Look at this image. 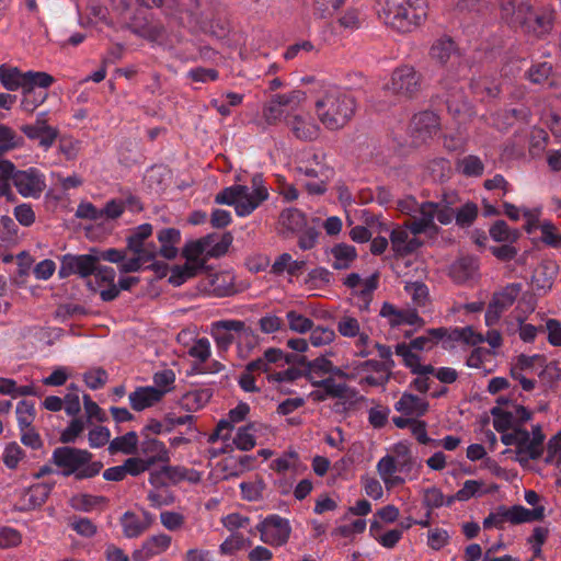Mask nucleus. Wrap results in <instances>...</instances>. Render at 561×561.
Instances as JSON below:
<instances>
[{
  "label": "nucleus",
  "instance_id": "nucleus-1",
  "mask_svg": "<svg viewBox=\"0 0 561 561\" xmlns=\"http://www.w3.org/2000/svg\"><path fill=\"white\" fill-rule=\"evenodd\" d=\"M314 108L319 121L325 128L337 130L343 128L354 116L356 101L351 92L331 85L316 101Z\"/></svg>",
  "mask_w": 561,
  "mask_h": 561
},
{
  "label": "nucleus",
  "instance_id": "nucleus-2",
  "mask_svg": "<svg viewBox=\"0 0 561 561\" xmlns=\"http://www.w3.org/2000/svg\"><path fill=\"white\" fill-rule=\"evenodd\" d=\"M268 196L263 176L257 173L251 179V187L241 184L225 187L215 196V203L233 206L238 216L245 217L252 214Z\"/></svg>",
  "mask_w": 561,
  "mask_h": 561
},
{
  "label": "nucleus",
  "instance_id": "nucleus-3",
  "mask_svg": "<svg viewBox=\"0 0 561 561\" xmlns=\"http://www.w3.org/2000/svg\"><path fill=\"white\" fill-rule=\"evenodd\" d=\"M93 455L87 449L62 446L54 449L51 462L59 469L62 477L78 481L96 477L103 469L102 461H93Z\"/></svg>",
  "mask_w": 561,
  "mask_h": 561
},
{
  "label": "nucleus",
  "instance_id": "nucleus-4",
  "mask_svg": "<svg viewBox=\"0 0 561 561\" xmlns=\"http://www.w3.org/2000/svg\"><path fill=\"white\" fill-rule=\"evenodd\" d=\"M423 76L412 66L404 65L396 68L385 91L403 100L414 99L422 90Z\"/></svg>",
  "mask_w": 561,
  "mask_h": 561
},
{
  "label": "nucleus",
  "instance_id": "nucleus-5",
  "mask_svg": "<svg viewBox=\"0 0 561 561\" xmlns=\"http://www.w3.org/2000/svg\"><path fill=\"white\" fill-rule=\"evenodd\" d=\"M306 100L301 90L274 95L263 107V118L268 125L277 124L289 111H294Z\"/></svg>",
  "mask_w": 561,
  "mask_h": 561
},
{
  "label": "nucleus",
  "instance_id": "nucleus-6",
  "mask_svg": "<svg viewBox=\"0 0 561 561\" xmlns=\"http://www.w3.org/2000/svg\"><path fill=\"white\" fill-rule=\"evenodd\" d=\"M255 528L263 542L276 547L285 545L291 533L289 522L279 515L267 516Z\"/></svg>",
  "mask_w": 561,
  "mask_h": 561
},
{
  "label": "nucleus",
  "instance_id": "nucleus-7",
  "mask_svg": "<svg viewBox=\"0 0 561 561\" xmlns=\"http://www.w3.org/2000/svg\"><path fill=\"white\" fill-rule=\"evenodd\" d=\"M440 128V121L432 111L420 112L411 118L409 134L414 145L420 146L435 136Z\"/></svg>",
  "mask_w": 561,
  "mask_h": 561
},
{
  "label": "nucleus",
  "instance_id": "nucleus-8",
  "mask_svg": "<svg viewBox=\"0 0 561 561\" xmlns=\"http://www.w3.org/2000/svg\"><path fill=\"white\" fill-rule=\"evenodd\" d=\"M493 416V427L497 432L508 431L511 427L520 426V424L529 421L533 412L519 404H511L510 409L503 407H494L491 409Z\"/></svg>",
  "mask_w": 561,
  "mask_h": 561
},
{
  "label": "nucleus",
  "instance_id": "nucleus-9",
  "mask_svg": "<svg viewBox=\"0 0 561 561\" xmlns=\"http://www.w3.org/2000/svg\"><path fill=\"white\" fill-rule=\"evenodd\" d=\"M13 185L23 197L38 198L46 188L45 175L36 168L18 170Z\"/></svg>",
  "mask_w": 561,
  "mask_h": 561
},
{
  "label": "nucleus",
  "instance_id": "nucleus-10",
  "mask_svg": "<svg viewBox=\"0 0 561 561\" xmlns=\"http://www.w3.org/2000/svg\"><path fill=\"white\" fill-rule=\"evenodd\" d=\"M96 264L98 259H94L93 254H65L60 260L58 276L61 279L70 275H79L82 278H87L94 274Z\"/></svg>",
  "mask_w": 561,
  "mask_h": 561
},
{
  "label": "nucleus",
  "instance_id": "nucleus-11",
  "mask_svg": "<svg viewBox=\"0 0 561 561\" xmlns=\"http://www.w3.org/2000/svg\"><path fill=\"white\" fill-rule=\"evenodd\" d=\"M21 131L31 140H37L38 145L48 150L55 144L59 130L47 124L46 113L37 115L35 123L21 126Z\"/></svg>",
  "mask_w": 561,
  "mask_h": 561
},
{
  "label": "nucleus",
  "instance_id": "nucleus-12",
  "mask_svg": "<svg viewBox=\"0 0 561 561\" xmlns=\"http://www.w3.org/2000/svg\"><path fill=\"white\" fill-rule=\"evenodd\" d=\"M285 124L293 135L302 141L316 140L320 135V126L308 114H291L285 116Z\"/></svg>",
  "mask_w": 561,
  "mask_h": 561
},
{
  "label": "nucleus",
  "instance_id": "nucleus-13",
  "mask_svg": "<svg viewBox=\"0 0 561 561\" xmlns=\"http://www.w3.org/2000/svg\"><path fill=\"white\" fill-rule=\"evenodd\" d=\"M502 19L512 26L525 25L533 16L529 0H499Z\"/></svg>",
  "mask_w": 561,
  "mask_h": 561
},
{
  "label": "nucleus",
  "instance_id": "nucleus-14",
  "mask_svg": "<svg viewBox=\"0 0 561 561\" xmlns=\"http://www.w3.org/2000/svg\"><path fill=\"white\" fill-rule=\"evenodd\" d=\"M428 55L432 60L440 66H446L448 62L461 65L460 49L457 43L447 35L440 36L433 42Z\"/></svg>",
  "mask_w": 561,
  "mask_h": 561
},
{
  "label": "nucleus",
  "instance_id": "nucleus-15",
  "mask_svg": "<svg viewBox=\"0 0 561 561\" xmlns=\"http://www.w3.org/2000/svg\"><path fill=\"white\" fill-rule=\"evenodd\" d=\"M428 5L426 0H408L404 5L400 23V33H409L420 26L427 18Z\"/></svg>",
  "mask_w": 561,
  "mask_h": 561
},
{
  "label": "nucleus",
  "instance_id": "nucleus-16",
  "mask_svg": "<svg viewBox=\"0 0 561 561\" xmlns=\"http://www.w3.org/2000/svg\"><path fill=\"white\" fill-rule=\"evenodd\" d=\"M391 249L394 257H405L416 252L422 245L423 241L417 237H411L409 231L403 227L394 228L390 233Z\"/></svg>",
  "mask_w": 561,
  "mask_h": 561
},
{
  "label": "nucleus",
  "instance_id": "nucleus-17",
  "mask_svg": "<svg viewBox=\"0 0 561 561\" xmlns=\"http://www.w3.org/2000/svg\"><path fill=\"white\" fill-rule=\"evenodd\" d=\"M172 542L171 536L167 534H158L147 538L139 549L133 552L134 561H148L152 557L167 551Z\"/></svg>",
  "mask_w": 561,
  "mask_h": 561
},
{
  "label": "nucleus",
  "instance_id": "nucleus-18",
  "mask_svg": "<svg viewBox=\"0 0 561 561\" xmlns=\"http://www.w3.org/2000/svg\"><path fill=\"white\" fill-rule=\"evenodd\" d=\"M245 323L241 320H220L213 323V336L219 350L227 351L234 341L232 332H241Z\"/></svg>",
  "mask_w": 561,
  "mask_h": 561
},
{
  "label": "nucleus",
  "instance_id": "nucleus-19",
  "mask_svg": "<svg viewBox=\"0 0 561 561\" xmlns=\"http://www.w3.org/2000/svg\"><path fill=\"white\" fill-rule=\"evenodd\" d=\"M203 287L215 297H229L237 293L234 277L229 272L208 275L203 282Z\"/></svg>",
  "mask_w": 561,
  "mask_h": 561
},
{
  "label": "nucleus",
  "instance_id": "nucleus-20",
  "mask_svg": "<svg viewBox=\"0 0 561 561\" xmlns=\"http://www.w3.org/2000/svg\"><path fill=\"white\" fill-rule=\"evenodd\" d=\"M408 0H378V18L389 27L399 32L400 19Z\"/></svg>",
  "mask_w": 561,
  "mask_h": 561
},
{
  "label": "nucleus",
  "instance_id": "nucleus-21",
  "mask_svg": "<svg viewBox=\"0 0 561 561\" xmlns=\"http://www.w3.org/2000/svg\"><path fill=\"white\" fill-rule=\"evenodd\" d=\"M428 402L410 392H403L400 399L394 403L396 411L404 416H412L419 419L425 415L428 411Z\"/></svg>",
  "mask_w": 561,
  "mask_h": 561
},
{
  "label": "nucleus",
  "instance_id": "nucleus-22",
  "mask_svg": "<svg viewBox=\"0 0 561 561\" xmlns=\"http://www.w3.org/2000/svg\"><path fill=\"white\" fill-rule=\"evenodd\" d=\"M165 393L167 389L139 387L129 393V403L135 411H142L159 402Z\"/></svg>",
  "mask_w": 561,
  "mask_h": 561
},
{
  "label": "nucleus",
  "instance_id": "nucleus-23",
  "mask_svg": "<svg viewBox=\"0 0 561 561\" xmlns=\"http://www.w3.org/2000/svg\"><path fill=\"white\" fill-rule=\"evenodd\" d=\"M400 208L402 211L407 213H415L417 218L425 224L430 229L438 230V227L434 222L435 214L437 213V207L434 205V202H423L419 204L415 199L410 198L400 204Z\"/></svg>",
  "mask_w": 561,
  "mask_h": 561
},
{
  "label": "nucleus",
  "instance_id": "nucleus-24",
  "mask_svg": "<svg viewBox=\"0 0 561 561\" xmlns=\"http://www.w3.org/2000/svg\"><path fill=\"white\" fill-rule=\"evenodd\" d=\"M557 274V263L552 261H543L535 268L531 283L537 290L547 293L552 288Z\"/></svg>",
  "mask_w": 561,
  "mask_h": 561
},
{
  "label": "nucleus",
  "instance_id": "nucleus-25",
  "mask_svg": "<svg viewBox=\"0 0 561 561\" xmlns=\"http://www.w3.org/2000/svg\"><path fill=\"white\" fill-rule=\"evenodd\" d=\"M299 363L304 367V377L307 378L311 385H313V381L325 378L327 375L330 376L333 364L325 356H319L312 360H308L302 356Z\"/></svg>",
  "mask_w": 561,
  "mask_h": 561
},
{
  "label": "nucleus",
  "instance_id": "nucleus-26",
  "mask_svg": "<svg viewBox=\"0 0 561 561\" xmlns=\"http://www.w3.org/2000/svg\"><path fill=\"white\" fill-rule=\"evenodd\" d=\"M158 240L161 243L160 254L168 260H172L178 254L176 244L181 241V233L175 228H164L158 232Z\"/></svg>",
  "mask_w": 561,
  "mask_h": 561
},
{
  "label": "nucleus",
  "instance_id": "nucleus-27",
  "mask_svg": "<svg viewBox=\"0 0 561 561\" xmlns=\"http://www.w3.org/2000/svg\"><path fill=\"white\" fill-rule=\"evenodd\" d=\"M511 432H501V440L506 446H516L517 448V455L520 456L519 462H523L526 460V443L528 440V431L520 427V426H514L511 427Z\"/></svg>",
  "mask_w": 561,
  "mask_h": 561
},
{
  "label": "nucleus",
  "instance_id": "nucleus-28",
  "mask_svg": "<svg viewBox=\"0 0 561 561\" xmlns=\"http://www.w3.org/2000/svg\"><path fill=\"white\" fill-rule=\"evenodd\" d=\"M331 255L334 270H346L356 260L357 251L353 245L340 243L331 249Z\"/></svg>",
  "mask_w": 561,
  "mask_h": 561
},
{
  "label": "nucleus",
  "instance_id": "nucleus-29",
  "mask_svg": "<svg viewBox=\"0 0 561 561\" xmlns=\"http://www.w3.org/2000/svg\"><path fill=\"white\" fill-rule=\"evenodd\" d=\"M204 262L187 261L182 265H174L171 268L169 283L173 286H181L190 278H193L203 268Z\"/></svg>",
  "mask_w": 561,
  "mask_h": 561
},
{
  "label": "nucleus",
  "instance_id": "nucleus-30",
  "mask_svg": "<svg viewBox=\"0 0 561 561\" xmlns=\"http://www.w3.org/2000/svg\"><path fill=\"white\" fill-rule=\"evenodd\" d=\"M543 506H537L534 507L533 510L526 508L522 505H514L510 508L507 507L508 523L514 525L540 520L543 518Z\"/></svg>",
  "mask_w": 561,
  "mask_h": 561
},
{
  "label": "nucleus",
  "instance_id": "nucleus-31",
  "mask_svg": "<svg viewBox=\"0 0 561 561\" xmlns=\"http://www.w3.org/2000/svg\"><path fill=\"white\" fill-rule=\"evenodd\" d=\"M25 72L20 71L16 67L5 64L0 66V82L8 91H16L25 88Z\"/></svg>",
  "mask_w": 561,
  "mask_h": 561
},
{
  "label": "nucleus",
  "instance_id": "nucleus-32",
  "mask_svg": "<svg viewBox=\"0 0 561 561\" xmlns=\"http://www.w3.org/2000/svg\"><path fill=\"white\" fill-rule=\"evenodd\" d=\"M119 522L124 536L129 539L141 536L148 529V523H144L139 516L130 511L125 512Z\"/></svg>",
  "mask_w": 561,
  "mask_h": 561
},
{
  "label": "nucleus",
  "instance_id": "nucleus-33",
  "mask_svg": "<svg viewBox=\"0 0 561 561\" xmlns=\"http://www.w3.org/2000/svg\"><path fill=\"white\" fill-rule=\"evenodd\" d=\"M53 490V484L37 483L32 485L25 493L27 504L22 510L28 511L42 506L48 499Z\"/></svg>",
  "mask_w": 561,
  "mask_h": 561
},
{
  "label": "nucleus",
  "instance_id": "nucleus-34",
  "mask_svg": "<svg viewBox=\"0 0 561 561\" xmlns=\"http://www.w3.org/2000/svg\"><path fill=\"white\" fill-rule=\"evenodd\" d=\"M138 444V435L136 432H128L125 435L115 437L110 442L108 451L114 455L123 453L125 455L135 454Z\"/></svg>",
  "mask_w": 561,
  "mask_h": 561
},
{
  "label": "nucleus",
  "instance_id": "nucleus-35",
  "mask_svg": "<svg viewBox=\"0 0 561 561\" xmlns=\"http://www.w3.org/2000/svg\"><path fill=\"white\" fill-rule=\"evenodd\" d=\"M445 333L446 328L443 327L428 329L426 330L425 335L413 339L408 345L411 346L412 350L416 351L431 350L445 337Z\"/></svg>",
  "mask_w": 561,
  "mask_h": 561
},
{
  "label": "nucleus",
  "instance_id": "nucleus-36",
  "mask_svg": "<svg viewBox=\"0 0 561 561\" xmlns=\"http://www.w3.org/2000/svg\"><path fill=\"white\" fill-rule=\"evenodd\" d=\"M543 440L545 434L542 433L541 426L539 424L534 425L531 428V437L528 432V440L525 448L526 460H536L541 457L543 453Z\"/></svg>",
  "mask_w": 561,
  "mask_h": 561
},
{
  "label": "nucleus",
  "instance_id": "nucleus-37",
  "mask_svg": "<svg viewBox=\"0 0 561 561\" xmlns=\"http://www.w3.org/2000/svg\"><path fill=\"white\" fill-rule=\"evenodd\" d=\"M522 290V285L518 283H513L505 286L501 291H497L493 295L491 302L505 311L508 309L518 297Z\"/></svg>",
  "mask_w": 561,
  "mask_h": 561
},
{
  "label": "nucleus",
  "instance_id": "nucleus-38",
  "mask_svg": "<svg viewBox=\"0 0 561 561\" xmlns=\"http://www.w3.org/2000/svg\"><path fill=\"white\" fill-rule=\"evenodd\" d=\"M312 386L324 389L323 393L333 399H346L351 390L345 382H336L331 376L313 381Z\"/></svg>",
  "mask_w": 561,
  "mask_h": 561
},
{
  "label": "nucleus",
  "instance_id": "nucleus-39",
  "mask_svg": "<svg viewBox=\"0 0 561 561\" xmlns=\"http://www.w3.org/2000/svg\"><path fill=\"white\" fill-rule=\"evenodd\" d=\"M490 237L495 242L513 243L517 241L520 233L517 229H512L504 220H496L489 229Z\"/></svg>",
  "mask_w": 561,
  "mask_h": 561
},
{
  "label": "nucleus",
  "instance_id": "nucleus-40",
  "mask_svg": "<svg viewBox=\"0 0 561 561\" xmlns=\"http://www.w3.org/2000/svg\"><path fill=\"white\" fill-rule=\"evenodd\" d=\"M107 497L92 494H78L71 497L70 505L73 510L89 513L100 504H106Z\"/></svg>",
  "mask_w": 561,
  "mask_h": 561
},
{
  "label": "nucleus",
  "instance_id": "nucleus-41",
  "mask_svg": "<svg viewBox=\"0 0 561 561\" xmlns=\"http://www.w3.org/2000/svg\"><path fill=\"white\" fill-rule=\"evenodd\" d=\"M298 176H305L306 180H316L321 178H330L331 170L317 160L313 156V162H307L296 168Z\"/></svg>",
  "mask_w": 561,
  "mask_h": 561
},
{
  "label": "nucleus",
  "instance_id": "nucleus-42",
  "mask_svg": "<svg viewBox=\"0 0 561 561\" xmlns=\"http://www.w3.org/2000/svg\"><path fill=\"white\" fill-rule=\"evenodd\" d=\"M211 241H214V234H208L196 241L187 243L183 249V256L191 262H202L199 256H207V247Z\"/></svg>",
  "mask_w": 561,
  "mask_h": 561
},
{
  "label": "nucleus",
  "instance_id": "nucleus-43",
  "mask_svg": "<svg viewBox=\"0 0 561 561\" xmlns=\"http://www.w3.org/2000/svg\"><path fill=\"white\" fill-rule=\"evenodd\" d=\"M279 220L287 230L293 232L301 231L306 226V216L297 208L283 210Z\"/></svg>",
  "mask_w": 561,
  "mask_h": 561
},
{
  "label": "nucleus",
  "instance_id": "nucleus-44",
  "mask_svg": "<svg viewBox=\"0 0 561 561\" xmlns=\"http://www.w3.org/2000/svg\"><path fill=\"white\" fill-rule=\"evenodd\" d=\"M479 214L478 205L473 202H467L456 208L455 222L460 228H468L473 225Z\"/></svg>",
  "mask_w": 561,
  "mask_h": 561
},
{
  "label": "nucleus",
  "instance_id": "nucleus-45",
  "mask_svg": "<svg viewBox=\"0 0 561 561\" xmlns=\"http://www.w3.org/2000/svg\"><path fill=\"white\" fill-rule=\"evenodd\" d=\"M152 226L150 224H142L135 228L127 237V248L131 252H140L145 241L151 236Z\"/></svg>",
  "mask_w": 561,
  "mask_h": 561
},
{
  "label": "nucleus",
  "instance_id": "nucleus-46",
  "mask_svg": "<svg viewBox=\"0 0 561 561\" xmlns=\"http://www.w3.org/2000/svg\"><path fill=\"white\" fill-rule=\"evenodd\" d=\"M379 283V275L377 273L370 275L368 278L364 279L358 288L355 290V295L359 298L362 304L360 308H367L371 301L373 294L377 289Z\"/></svg>",
  "mask_w": 561,
  "mask_h": 561
},
{
  "label": "nucleus",
  "instance_id": "nucleus-47",
  "mask_svg": "<svg viewBox=\"0 0 561 561\" xmlns=\"http://www.w3.org/2000/svg\"><path fill=\"white\" fill-rule=\"evenodd\" d=\"M254 424H248L238 428L233 437V444L240 450L248 451L254 448L256 442L254 436Z\"/></svg>",
  "mask_w": 561,
  "mask_h": 561
},
{
  "label": "nucleus",
  "instance_id": "nucleus-48",
  "mask_svg": "<svg viewBox=\"0 0 561 561\" xmlns=\"http://www.w3.org/2000/svg\"><path fill=\"white\" fill-rule=\"evenodd\" d=\"M458 169L466 176L478 178L484 172L482 160L474 154H469L458 161Z\"/></svg>",
  "mask_w": 561,
  "mask_h": 561
},
{
  "label": "nucleus",
  "instance_id": "nucleus-49",
  "mask_svg": "<svg viewBox=\"0 0 561 561\" xmlns=\"http://www.w3.org/2000/svg\"><path fill=\"white\" fill-rule=\"evenodd\" d=\"M478 270V263L472 257H462L458 260L451 268L454 276L458 280H467L472 278Z\"/></svg>",
  "mask_w": 561,
  "mask_h": 561
},
{
  "label": "nucleus",
  "instance_id": "nucleus-50",
  "mask_svg": "<svg viewBox=\"0 0 561 561\" xmlns=\"http://www.w3.org/2000/svg\"><path fill=\"white\" fill-rule=\"evenodd\" d=\"M47 99V92L36 91L31 89H23V99L21 101V108L26 113H33L39 105Z\"/></svg>",
  "mask_w": 561,
  "mask_h": 561
},
{
  "label": "nucleus",
  "instance_id": "nucleus-51",
  "mask_svg": "<svg viewBox=\"0 0 561 561\" xmlns=\"http://www.w3.org/2000/svg\"><path fill=\"white\" fill-rule=\"evenodd\" d=\"M35 404L28 400H22L16 407V419L20 430L32 427V423L35 419Z\"/></svg>",
  "mask_w": 561,
  "mask_h": 561
},
{
  "label": "nucleus",
  "instance_id": "nucleus-52",
  "mask_svg": "<svg viewBox=\"0 0 561 561\" xmlns=\"http://www.w3.org/2000/svg\"><path fill=\"white\" fill-rule=\"evenodd\" d=\"M135 33L150 41L162 44L167 36V30L161 23L146 24L135 28Z\"/></svg>",
  "mask_w": 561,
  "mask_h": 561
},
{
  "label": "nucleus",
  "instance_id": "nucleus-53",
  "mask_svg": "<svg viewBox=\"0 0 561 561\" xmlns=\"http://www.w3.org/2000/svg\"><path fill=\"white\" fill-rule=\"evenodd\" d=\"M286 319L289 329L294 332L304 334L312 330L313 321L295 310L288 311L286 313Z\"/></svg>",
  "mask_w": 561,
  "mask_h": 561
},
{
  "label": "nucleus",
  "instance_id": "nucleus-54",
  "mask_svg": "<svg viewBox=\"0 0 561 561\" xmlns=\"http://www.w3.org/2000/svg\"><path fill=\"white\" fill-rule=\"evenodd\" d=\"M141 451L147 457H153L156 461L168 460V451L162 442L156 438H146L141 443Z\"/></svg>",
  "mask_w": 561,
  "mask_h": 561
},
{
  "label": "nucleus",
  "instance_id": "nucleus-55",
  "mask_svg": "<svg viewBox=\"0 0 561 561\" xmlns=\"http://www.w3.org/2000/svg\"><path fill=\"white\" fill-rule=\"evenodd\" d=\"M154 463L156 459L153 457H147L146 459L131 457L124 461V469L126 471V476L130 474L133 477H137L140 473L149 470V468Z\"/></svg>",
  "mask_w": 561,
  "mask_h": 561
},
{
  "label": "nucleus",
  "instance_id": "nucleus-56",
  "mask_svg": "<svg viewBox=\"0 0 561 561\" xmlns=\"http://www.w3.org/2000/svg\"><path fill=\"white\" fill-rule=\"evenodd\" d=\"M54 78L47 73L42 71H26L25 72V88L31 90H36L35 88L46 89L54 83Z\"/></svg>",
  "mask_w": 561,
  "mask_h": 561
},
{
  "label": "nucleus",
  "instance_id": "nucleus-57",
  "mask_svg": "<svg viewBox=\"0 0 561 561\" xmlns=\"http://www.w3.org/2000/svg\"><path fill=\"white\" fill-rule=\"evenodd\" d=\"M232 234L230 232L224 233L219 240H217V237L214 234V241L210 242V244L207 247V256L209 257H220L225 255L229 247L232 243Z\"/></svg>",
  "mask_w": 561,
  "mask_h": 561
},
{
  "label": "nucleus",
  "instance_id": "nucleus-58",
  "mask_svg": "<svg viewBox=\"0 0 561 561\" xmlns=\"http://www.w3.org/2000/svg\"><path fill=\"white\" fill-rule=\"evenodd\" d=\"M25 456L24 450L15 442L9 443L3 451V462L9 469H15L20 460Z\"/></svg>",
  "mask_w": 561,
  "mask_h": 561
},
{
  "label": "nucleus",
  "instance_id": "nucleus-59",
  "mask_svg": "<svg viewBox=\"0 0 561 561\" xmlns=\"http://www.w3.org/2000/svg\"><path fill=\"white\" fill-rule=\"evenodd\" d=\"M413 350L407 343H399L396 346V354L401 356L404 365L415 374L420 366V356L412 352Z\"/></svg>",
  "mask_w": 561,
  "mask_h": 561
},
{
  "label": "nucleus",
  "instance_id": "nucleus-60",
  "mask_svg": "<svg viewBox=\"0 0 561 561\" xmlns=\"http://www.w3.org/2000/svg\"><path fill=\"white\" fill-rule=\"evenodd\" d=\"M69 525L78 535L85 538L93 537L98 531L96 525L88 517H73Z\"/></svg>",
  "mask_w": 561,
  "mask_h": 561
},
{
  "label": "nucleus",
  "instance_id": "nucleus-61",
  "mask_svg": "<svg viewBox=\"0 0 561 561\" xmlns=\"http://www.w3.org/2000/svg\"><path fill=\"white\" fill-rule=\"evenodd\" d=\"M310 331H311L310 343L317 347L328 345L331 342H333L335 339V332L331 328H327V327L313 328L312 327V330H310Z\"/></svg>",
  "mask_w": 561,
  "mask_h": 561
},
{
  "label": "nucleus",
  "instance_id": "nucleus-62",
  "mask_svg": "<svg viewBox=\"0 0 561 561\" xmlns=\"http://www.w3.org/2000/svg\"><path fill=\"white\" fill-rule=\"evenodd\" d=\"M160 522L170 531H178L185 524V516L178 512L164 511L160 513Z\"/></svg>",
  "mask_w": 561,
  "mask_h": 561
},
{
  "label": "nucleus",
  "instance_id": "nucleus-63",
  "mask_svg": "<svg viewBox=\"0 0 561 561\" xmlns=\"http://www.w3.org/2000/svg\"><path fill=\"white\" fill-rule=\"evenodd\" d=\"M83 379L90 389L98 390L107 382L108 375L105 369L99 367L84 373Z\"/></svg>",
  "mask_w": 561,
  "mask_h": 561
},
{
  "label": "nucleus",
  "instance_id": "nucleus-64",
  "mask_svg": "<svg viewBox=\"0 0 561 561\" xmlns=\"http://www.w3.org/2000/svg\"><path fill=\"white\" fill-rule=\"evenodd\" d=\"M541 240L543 243L559 249L561 248V233L558 232L556 226L550 221L540 225Z\"/></svg>",
  "mask_w": 561,
  "mask_h": 561
}]
</instances>
